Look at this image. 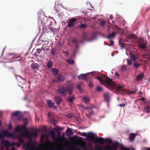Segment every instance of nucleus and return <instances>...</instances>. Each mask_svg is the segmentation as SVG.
<instances>
[{
  "label": "nucleus",
  "mask_w": 150,
  "mask_h": 150,
  "mask_svg": "<svg viewBox=\"0 0 150 150\" xmlns=\"http://www.w3.org/2000/svg\"><path fill=\"white\" fill-rule=\"evenodd\" d=\"M98 79L101 83L102 84H105L106 87L112 90H115L116 93H121L122 94V93H126L129 94H134L137 92V89H134L133 91H130L127 89H124L122 88V86L119 85L118 86L116 84L115 82L113 81L112 79L109 77H107L105 81L103 80L101 77L98 76L97 77Z\"/></svg>",
  "instance_id": "f257e3e1"
},
{
  "label": "nucleus",
  "mask_w": 150,
  "mask_h": 150,
  "mask_svg": "<svg viewBox=\"0 0 150 150\" xmlns=\"http://www.w3.org/2000/svg\"><path fill=\"white\" fill-rule=\"evenodd\" d=\"M74 89L73 85L70 84L66 88L64 86H62L59 88L57 91L59 94L64 96L67 95V92L71 94L72 92Z\"/></svg>",
  "instance_id": "f03ea898"
},
{
  "label": "nucleus",
  "mask_w": 150,
  "mask_h": 150,
  "mask_svg": "<svg viewBox=\"0 0 150 150\" xmlns=\"http://www.w3.org/2000/svg\"><path fill=\"white\" fill-rule=\"evenodd\" d=\"M95 135L92 132L88 133L86 136L87 141H93L95 143H97L102 144L104 140V139L102 137H98L97 139L95 138Z\"/></svg>",
  "instance_id": "7ed1b4c3"
},
{
  "label": "nucleus",
  "mask_w": 150,
  "mask_h": 150,
  "mask_svg": "<svg viewBox=\"0 0 150 150\" xmlns=\"http://www.w3.org/2000/svg\"><path fill=\"white\" fill-rule=\"evenodd\" d=\"M24 130H25V132L21 134V135L23 137H28L31 139L32 137L36 138L38 136V130L34 129V131L35 132H32L31 133H30L29 132L28 130L25 127V129H24Z\"/></svg>",
  "instance_id": "20e7f679"
},
{
  "label": "nucleus",
  "mask_w": 150,
  "mask_h": 150,
  "mask_svg": "<svg viewBox=\"0 0 150 150\" xmlns=\"http://www.w3.org/2000/svg\"><path fill=\"white\" fill-rule=\"evenodd\" d=\"M4 136L8 137H13V134L9 133L7 130H6L5 131H3L1 133H0V139L3 138Z\"/></svg>",
  "instance_id": "39448f33"
},
{
  "label": "nucleus",
  "mask_w": 150,
  "mask_h": 150,
  "mask_svg": "<svg viewBox=\"0 0 150 150\" xmlns=\"http://www.w3.org/2000/svg\"><path fill=\"white\" fill-rule=\"evenodd\" d=\"M1 146H5L6 148H8L10 146L9 142L5 140H3L1 141Z\"/></svg>",
  "instance_id": "423d86ee"
},
{
  "label": "nucleus",
  "mask_w": 150,
  "mask_h": 150,
  "mask_svg": "<svg viewBox=\"0 0 150 150\" xmlns=\"http://www.w3.org/2000/svg\"><path fill=\"white\" fill-rule=\"evenodd\" d=\"M27 123V122L26 124H24L22 126H17L15 130V131L16 132H21L22 131L24 130V129H25V127H26V124Z\"/></svg>",
  "instance_id": "0eeeda50"
},
{
  "label": "nucleus",
  "mask_w": 150,
  "mask_h": 150,
  "mask_svg": "<svg viewBox=\"0 0 150 150\" xmlns=\"http://www.w3.org/2000/svg\"><path fill=\"white\" fill-rule=\"evenodd\" d=\"M76 18H73L71 19L69 21V23L68 24V26L70 28L74 26V23L76 21Z\"/></svg>",
  "instance_id": "6e6552de"
},
{
  "label": "nucleus",
  "mask_w": 150,
  "mask_h": 150,
  "mask_svg": "<svg viewBox=\"0 0 150 150\" xmlns=\"http://www.w3.org/2000/svg\"><path fill=\"white\" fill-rule=\"evenodd\" d=\"M62 100V99L61 97L58 96H56L55 97L54 101L57 105H59Z\"/></svg>",
  "instance_id": "1a4fd4ad"
},
{
  "label": "nucleus",
  "mask_w": 150,
  "mask_h": 150,
  "mask_svg": "<svg viewBox=\"0 0 150 150\" xmlns=\"http://www.w3.org/2000/svg\"><path fill=\"white\" fill-rule=\"evenodd\" d=\"M138 45L139 48L144 49L146 47V43L144 42L142 40L138 42Z\"/></svg>",
  "instance_id": "9d476101"
},
{
  "label": "nucleus",
  "mask_w": 150,
  "mask_h": 150,
  "mask_svg": "<svg viewBox=\"0 0 150 150\" xmlns=\"http://www.w3.org/2000/svg\"><path fill=\"white\" fill-rule=\"evenodd\" d=\"M63 129L62 127H56L54 128V129L57 132H58L57 134L58 135V138H59L60 139H61L62 138L60 135L61 132L60 131H61Z\"/></svg>",
  "instance_id": "9b49d317"
},
{
  "label": "nucleus",
  "mask_w": 150,
  "mask_h": 150,
  "mask_svg": "<svg viewBox=\"0 0 150 150\" xmlns=\"http://www.w3.org/2000/svg\"><path fill=\"white\" fill-rule=\"evenodd\" d=\"M130 59L132 61H135L137 58L136 56V54L135 52H130Z\"/></svg>",
  "instance_id": "f8f14e48"
},
{
  "label": "nucleus",
  "mask_w": 150,
  "mask_h": 150,
  "mask_svg": "<svg viewBox=\"0 0 150 150\" xmlns=\"http://www.w3.org/2000/svg\"><path fill=\"white\" fill-rule=\"evenodd\" d=\"M119 144L120 143L119 142L115 143L112 146H111V149L112 150H117L119 147Z\"/></svg>",
  "instance_id": "ddd939ff"
},
{
  "label": "nucleus",
  "mask_w": 150,
  "mask_h": 150,
  "mask_svg": "<svg viewBox=\"0 0 150 150\" xmlns=\"http://www.w3.org/2000/svg\"><path fill=\"white\" fill-rule=\"evenodd\" d=\"M57 79L58 81H62L64 80L65 77L64 76L59 74L57 75Z\"/></svg>",
  "instance_id": "4468645a"
},
{
  "label": "nucleus",
  "mask_w": 150,
  "mask_h": 150,
  "mask_svg": "<svg viewBox=\"0 0 150 150\" xmlns=\"http://www.w3.org/2000/svg\"><path fill=\"white\" fill-rule=\"evenodd\" d=\"M116 33L115 32H113L112 33L109 34L107 38L108 39H111V38H112L115 37L116 35Z\"/></svg>",
  "instance_id": "2eb2a0df"
},
{
  "label": "nucleus",
  "mask_w": 150,
  "mask_h": 150,
  "mask_svg": "<svg viewBox=\"0 0 150 150\" xmlns=\"http://www.w3.org/2000/svg\"><path fill=\"white\" fill-rule=\"evenodd\" d=\"M144 74L143 73H141L137 76L136 80L137 81H140L144 78Z\"/></svg>",
  "instance_id": "dca6fc26"
},
{
  "label": "nucleus",
  "mask_w": 150,
  "mask_h": 150,
  "mask_svg": "<svg viewBox=\"0 0 150 150\" xmlns=\"http://www.w3.org/2000/svg\"><path fill=\"white\" fill-rule=\"evenodd\" d=\"M82 38L83 40H85L86 41H91L93 39L91 38V39H88L86 35V34H84L82 36Z\"/></svg>",
  "instance_id": "f3484780"
},
{
  "label": "nucleus",
  "mask_w": 150,
  "mask_h": 150,
  "mask_svg": "<svg viewBox=\"0 0 150 150\" xmlns=\"http://www.w3.org/2000/svg\"><path fill=\"white\" fill-rule=\"evenodd\" d=\"M87 78V74H81L77 76V78L80 79L81 78L83 79H84L86 80Z\"/></svg>",
  "instance_id": "a211bd4d"
},
{
  "label": "nucleus",
  "mask_w": 150,
  "mask_h": 150,
  "mask_svg": "<svg viewBox=\"0 0 150 150\" xmlns=\"http://www.w3.org/2000/svg\"><path fill=\"white\" fill-rule=\"evenodd\" d=\"M47 102L49 107L50 108L52 107L54 104V103H53L50 100H47Z\"/></svg>",
  "instance_id": "6ab92c4d"
},
{
  "label": "nucleus",
  "mask_w": 150,
  "mask_h": 150,
  "mask_svg": "<svg viewBox=\"0 0 150 150\" xmlns=\"http://www.w3.org/2000/svg\"><path fill=\"white\" fill-rule=\"evenodd\" d=\"M51 71L54 76H56L58 73L59 71L55 68H53Z\"/></svg>",
  "instance_id": "aec40b11"
},
{
  "label": "nucleus",
  "mask_w": 150,
  "mask_h": 150,
  "mask_svg": "<svg viewBox=\"0 0 150 150\" xmlns=\"http://www.w3.org/2000/svg\"><path fill=\"white\" fill-rule=\"evenodd\" d=\"M141 66V64L138 62H135L133 66L135 68H138Z\"/></svg>",
  "instance_id": "412c9836"
},
{
  "label": "nucleus",
  "mask_w": 150,
  "mask_h": 150,
  "mask_svg": "<svg viewBox=\"0 0 150 150\" xmlns=\"http://www.w3.org/2000/svg\"><path fill=\"white\" fill-rule=\"evenodd\" d=\"M47 66L48 68H51L52 66V61L51 60H49V61L47 62Z\"/></svg>",
  "instance_id": "4be33fe9"
},
{
  "label": "nucleus",
  "mask_w": 150,
  "mask_h": 150,
  "mask_svg": "<svg viewBox=\"0 0 150 150\" xmlns=\"http://www.w3.org/2000/svg\"><path fill=\"white\" fill-rule=\"evenodd\" d=\"M25 148L27 149H31L33 147H32L30 145V142H27L25 144Z\"/></svg>",
  "instance_id": "5701e85b"
},
{
  "label": "nucleus",
  "mask_w": 150,
  "mask_h": 150,
  "mask_svg": "<svg viewBox=\"0 0 150 150\" xmlns=\"http://www.w3.org/2000/svg\"><path fill=\"white\" fill-rule=\"evenodd\" d=\"M32 68L34 69H37L38 68V65L36 63H33L31 65Z\"/></svg>",
  "instance_id": "b1692460"
},
{
  "label": "nucleus",
  "mask_w": 150,
  "mask_h": 150,
  "mask_svg": "<svg viewBox=\"0 0 150 150\" xmlns=\"http://www.w3.org/2000/svg\"><path fill=\"white\" fill-rule=\"evenodd\" d=\"M105 142L106 143H107L109 144H111L112 143V141L111 140V139H104V140L103 142ZM104 142H103L102 144H103Z\"/></svg>",
  "instance_id": "393cba45"
},
{
  "label": "nucleus",
  "mask_w": 150,
  "mask_h": 150,
  "mask_svg": "<svg viewBox=\"0 0 150 150\" xmlns=\"http://www.w3.org/2000/svg\"><path fill=\"white\" fill-rule=\"evenodd\" d=\"M83 100L84 102L86 104L89 103L90 101L89 99L86 97H83Z\"/></svg>",
  "instance_id": "a878e982"
},
{
  "label": "nucleus",
  "mask_w": 150,
  "mask_h": 150,
  "mask_svg": "<svg viewBox=\"0 0 150 150\" xmlns=\"http://www.w3.org/2000/svg\"><path fill=\"white\" fill-rule=\"evenodd\" d=\"M78 146H81L83 149H85L86 147L85 143L84 142H82V143L79 144Z\"/></svg>",
  "instance_id": "bb28decb"
},
{
  "label": "nucleus",
  "mask_w": 150,
  "mask_h": 150,
  "mask_svg": "<svg viewBox=\"0 0 150 150\" xmlns=\"http://www.w3.org/2000/svg\"><path fill=\"white\" fill-rule=\"evenodd\" d=\"M82 84V82L78 83H77V88L81 92L82 91L81 87Z\"/></svg>",
  "instance_id": "cd10ccee"
},
{
  "label": "nucleus",
  "mask_w": 150,
  "mask_h": 150,
  "mask_svg": "<svg viewBox=\"0 0 150 150\" xmlns=\"http://www.w3.org/2000/svg\"><path fill=\"white\" fill-rule=\"evenodd\" d=\"M104 98L105 100L108 102L109 100V96L108 93H106L104 95Z\"/></svg>",
  "instance_id": "c85d7f7f"
},
{
  "label": "nucleus",
  "mask_w": 150,
  "mask_h": 150,
  "mask_svg": "<svg viewBox=\"0 0 150 150\" xmlns=\"http://www.w3.org/2000/svg\"><path fill=\"white\" fill-rule=\"evenodd\" d=\"M122 39H120V40L119 41V45L121 47V48H125V46H124L125 44L123 43L122 42Z\"/></svg>",
  "instance_id": "c756f323"
},
{
  "label": "nucleus",
  "mask_w": 150,
  "mask_h": 150,
  "mask_svg": "<svg viewBox=\"0 0 150 150\" xmlns=\"http://www.w3.org/2000/svg\"><path fill=\"white\" fill-rule=\"evenodd\" d=\"M135 138V134L132 133L129 137V139L130 141H132Z\"/></svg>",
  "instance_id": "7c9ffc66"
},
{
  "label": "nucleus",
  "mask_w": 150,
  "mask_h": 150,
  "mask_svg": "<svg viewBox=\"0 0 150 150\" xmlns=\"http://www.w3.org/2000/svg\"><path fill=\"white\" fill-rule=\"evenodd\" d=\"M74 98V96L69 97L67 98V100L68 101L72 102Z\"/></svg>",
  "instance_id": "2f4dec72"
},
{
  "label": "nucleus",
  "mask_w": 150,
  "mask_h": 150,
  "mask_svg": "<svg viewBox=\"0 0 150 150\" xmlns=\"http://www.w3.org/2000/svg\"><path fill=\"white\" fill-rule=\"evenodd\" d=\"M24 141L23 139H21L18 140V142L16 144H17L18 146H19L21 144L24 142Z\"/></svg>",
  "instance_id": "473e14b6"
},
{
  "label": "nucleus",
  "mask_w": 150,
  "mask_h": 150,
  "mask_svg": "<svg viewBox=\"0 0 150 150\" xmlns=\"http://www.w3.org/2000/svg\"><path fill=\"white\" fill-rule=\"evenodd\" d=\"M19 113L20 112L19 111H16L12 113L11 114V115L13 116H18Z\"/></svg>",
  "instance_id": "72a5a7b5"
},
{
  "label": "nucleus",
  "mask_w": 150,
  "mask_h": 150,
  "mask_svg": "<svg viewBox=\"0 0 150 150\" xmlns=\"http://www.w3.org/2000/svg\"><path fill=\"white\" fill-rule=\"evenodd\" d=\"M66 132L67 134H71L73 133L72 130L69 128H68L66 130Z\"/></svg>",
  "instance_id": "f704fd0d"
},
{
  "label": "nucleus",
  "mask_w": 150,
  "mask_h": 150,
  "mask_svg": "<svg viewBox=\"0 0 150 150\" xmlns=\"http://www.w3.org/2000/svg\"><path fill=\"white\" fill-rule=\"evenodd\" d=\"M111 148V146L109 145H106L104 147L105 150H112Z\"/></svg>",
  "instance_id": "c9c22d12"
},
{
  "label": "nucleus",
  "mask_w": 150,
  "mask_h": 150,
  "mask_svg": "<svg viewBox=\"0 0 150 150\" xmlns=\"http://www.w3.org/2000/svg\"><path fill=\"white\" fill-rule=\"evenodd\" d=\"M144 57L150 59V50L149 51L148 53H147L145 56Z\"/></svg>",
  "instance_id": "e433bc0d"
},
{
  "label": "nucleus",
  "mask_w": 150,
  "mask_h": 150,
  "mask_svg": "<svg viewBox=\"0 0 150 150\" xmlns=\"http://www.w3.org/2000/svg\"><path fill=\"white\" fill-rule=\"evenodd\" d=\"M132 60L130 59H127V63L129 65H131L132 64Z\"/></svg>",
  "instance_id": "4c0bfd02"
},
{
  "label": "nucleus",
  "mask_w": 150,
  "mask_h": 150,
  "mask_svg": "<svg viewBox=\"0 0 150 150\" xmlns=\"http://www.w3.org/2000/svg\"><path fill=\"white\" fill-rule=\"evenodd\" d=\"M72 41L76 44V47H78V44L77 40L75 39H73L72 40Z\"/></svg>",
  "instance_id": "58836bf2"
},
{
  "label": "nucleus",
  "mask_w": 150,
  "mask_h": 150,
  "mask_svg": "<svg viewBox=\"0 0 150 150\" xmlns=\"http://www.w3.org/2000/svg\"><path fill=\"white\" fill-rule=\"evenodd\" d=\"M50 135L52 137H54L55 136V134L54 131H52L50 132Z\"/></svg>",
  "instance_id": "ea45409f"
},
{
  "label": "nucleus",
  "mask_w": 150,
  "mask_h": 150,
  "mask_svg": "<svg viewBox=\"0 0 150 150\" xmlns=\"http://www.w3.org/2000/svg\"><path fill=\"white\" fill-rule=\"evenodd\" d=\"M86 27V25L83 24H81L79 26V28H85Z\"/></svg>",
  "instance_id": "a19ab883"
},
{
  "label": "nucleus",
  "mask_w": 150,
  "mask_h": 150,
  "mask_svg": "<svg viewBox=\"0 0 150 150\" xmlns=\"http://www.w3.org/2000/svg\"><path fill=\"white\" fill-rule=\"evenodd\" d=\"M145 112L147 113L150 112V108L148 107L145 108Z\"/></svg>",
  "instance_id": "79ce46f5"
},
{
  "label": "nucleus",
  "mask_w": 150,
  "mask_h": 150,
  "mask_svg": "<svg viewBox=\"0 0 150 150\" xmlns=\"http://www.w3.org/2000/svg\"><path fill=\"white\" fill-rule=\"evenodd\" d=\"M103 90L102 88L99 86H98L96 87V90L98 92H100Z\"/></svg>",
  "instance_id": "37998d69"
},
{
  "label": "nucleus",
  "mask_w": 150,
  "mask_h": 150,
  "mask_svg": "<svg viewBox=\"0 0 150 150\" xmlns=\"http://www.w3.org/2000/svg\"><path fill=\"white\" fill-rule=\"evenodd\" d=\"M67 61L68 63L70 64H73L74 63V61L73 60L71 59H69L67 60Z\"/></svg>",
  "instance_id": "c03bdc74"
},
{
  "label": "nucleus",
  "mask_w": 150,
  "mask_h": 150,
  "mask_svg": "<svg viewBox=\"0 0 150 150\" xmlns=\"http://www.w3.org/2000/svg\"><path fill=\"white\" fill-rule=\"evenodd\" d=\"M55 50L54 49H52L51 51V54L52 55H54L55 54Z\"/></svg>",
  "instance_id": "a18cd8bd"
},
{
  "label": "nucleus",
  "mask_w": 150,
  "mask_h": 150,
  "mask_svg": "<svg viewBox=\"0 0 150 150\" xmlns=\"http://www.w3.org/2000/svg\"><path fill=\"white\" fill-rule=\"evenodd\" d=\"M105 21H101L100 23V25L101 26H103L105 25Z\"/></svg>",
  "instance_id": "49530a36"
},
{
  "label": "nucleus",
  "mask_w": 150,
  "mask_h": 150,
  "mask_svg": "<svg viewBox=\"0 0 150 150\" xmlns=\"http://www.w3.org/2000/svg\"><path fill=\"white\" fill-rule=\"evenodd\" d=\"M18 77H19L23 80V83L22 84H23L25 83L26 82V80L25 79H23L20 76H18Z\"/></svg>",
  "instance_id": "de8ad7c7"
},
{
  "label": "nucleus",
  "mask_w": 150,
  "mask_h": 150,
  "mask_svg": "<svg viewBox=\"0 0 150 150\" xmlns=\"http://www.w3.org/2000/svg\"><path fill=\"white\" fill-rule=\"evenodd\" d=\"M110 40V44L109 45V46H111L113 45L114 44V42L111 39H109Z\"/></svg>",
  "instance_id": "09e8293b"
},
{
  "label": "nucleus",
  "mask_w": 150,
  "mask_h": 150,
  "mask_svg": "<svg viewBox=\"0 0 150 150\" xmlns=\"http://www.w3.org/2000/svg\"><path fill=\"white\" fill-rule=\"evenodd\" d=\"M89 86L90 87L92 88L93 86V83L92 81H90L89 84Z\"/></svg>",
  "instance_id": "8fccbe9b"
},
{
  "label": "nucleus",
  "mask_w": 150,
  "mask_h": 150,
  "mask_svg": "<svg viewBox=\"0 0 150 150\" xmlns=\"http://www.w3.org/2000/svg\"><path fill=\"white\" fill-rule=\"evenodd\" d=\"M67 117L68 118H71L73 117V115L71 114H69L67 115Z\"/></svg>",
  "instance_id": "3c124183"
},
{
  "label": "nucleus",
  "mask_w": 150,
  "mask_h": 150,
  "mask_svg": "<svg viewBox=\"0 0 150 150\" xmlns=\"http://www.w3.org/2000/svg\"><path fill=\"white\" fill-rule=\"evenodd\" d=\"M121 150H129V149L128 148H126L124 146H122L121 148Z\"/></svg>",
  "instance_id": "603ef678"
},
{
  "label": "nucleus",
  "mask_w": 150,
  "mask_h": 150,
  "mask_svg": "<svg viewBox=\"0 0 150 150\" xmlns=\"http://www.w3.org/2000/svg\"><path fill=\"white\" fill-rule=\"evenodd\" d=\"M122 69L123 71H126L127 70V68L126 66L125 65H124L122 67Z\"/></svg>",
  "instance_id": "864d4df0"
},
{
  "label": "nucleus",
  "mask_w": 150,
  "mask_h": 150,
  "mask_svg": "<svg viewBox=\"0 0 150 150\" xmlns=\"http://www.w3.org/2000/svg\"><path fill=\"white\" fill-rule=\"evenodd\" d=\"M19 57V56H17V55H14L13 57V60L16 59Z\"/></svg>",
  "instance_id": "5fc2aeb1"
},
{
  "label": "nucleus",
  "mask_w": 150,
  "mask_h": 150,
  "mask_svg": "<svg viewBox=\"0 0 150 150\" xmlns=\"http://www.w3.org/2000/svg\"><path fill=\"white\" fill-rule=\"evenodd\" d=\"M81 135L82 136H83V137H86V136H87V134H86V132H83L81 134Z\"/></svg>",
  "instance_id": "6e6d98bb"
},
{
  "label": "nucleus",
  "mask_w": 150,
  "mask_h": 150,
  "mask_svg": "<svg viewBox=\"0 0 150 150\" xmlns=\"http://www.w3.org/2000/svg\"><path fill=\"white\" fill-rule=\"evenodd\" d=\"M12 128V126L11 123L9 124L8 125V128L9 129H11Z\"/></svg>",
  "instance_id": "4d7b16f0"
},
{
  "label": "nucleus",
  "mask_w": 150,
  "mask_h": 150,
  "mask_svg": "<svg viewBox=\"0 0 150 150\" xmlns=\"http://www.w3.org/2000/svg\"><path fill=\"white\" fill-rule=\"evenodd\" d=\"M115 77H117L118 78H119L120 75H119V74L117 72H116L115 73Z\"/></svg>",
  "instance_id": "13d9d810"
},
{
  "label": "nucleus",
  "mask_w": 150,
  "mask_h": 150,
  "mask_svg": "<svg viewBox=\"0 0 150 150\" xmlns=\"http://www.w3.org/2000/svg\"><path fill=\"white\" fill-rule=\"evenodd\" d=\"M37 52L38 54H40L41 52V50L39 49H37Z\"/></svg>",
  "instance_id": "bf43d9fd"
},
{
  "label": "nucleus",
  "mask_w": 150,
  "mask_h": 150,
  "mask_svg": "<svg viewBox=\"0 0 150 150\" xmlns=\"http://www.w3.org/2000/svg\"><path fill=\"white\" fill-rule=\"evenodd\" d=\"M118 106L121 107H123L124 106H125V105L124 103H122L119 104Z\"/></svg>",
  "instance_id": "052dcab7"
},
{
  "label": "nucleus",
  "mask_w": 150,
  "mask_h": 150,
  "mask_svg": "<svg viewBox=\"0 0 150 150\" xmlns=\"http://www.w3.org/2000/svg\"><path fill=\"white\" fill-rule=\"evenodd\" d=\"M22 137L21 135H19L18 137V140H20L21 139H23L22 138Z\"/></svg>",
  "instance_id": "680f3d73"
},
{
  "label": "nucleus",
  "mask_w": 150,
  "mask_h": 150,
  "mask_svg": "<svg viewBox=\"0 0 150 150\" xmlns=\"http://www.w3.org/2000/svg\"><path fill=\"white\" fill-rule=\"evenodd\" d=\"M71 150H80V149L78 148L75 147L74 148H72Z\"/></svg>",
  "instance_id": "e2e57ef3"
},
{
  "label": "nucleus",
  "mask_w": 150,
  "mask_h": 150,
  "mask_svg": "<svg viewBox=\"0 0 150 150\" xmlns=\"http://www.w3.org/2000/svg\"><path fill=\"white\" fill-rule=\"evenodd\" d=\"M63 52L65 54L67 55H68L69 54V53L68 51L65 52L64 51H63Z\"/></svg>",
  "instance_id": "0e129e2a"
},
{
  "label": "nucleus",
  "mask_w": 150,
  "mask_h": 150,
  "mask_svg": "<svg viewBox=\"0 0 150 150\" xmlns=\"http://www.w3.org/2000/svg\"><path fill=\"white\" fill-rule=\"evenodd\" d=\"M89 116H91V115H92L94 114V112L93 111H91V112H89Z\"/></svg>",
  "instance_id": "69168bd1"
},
{
  "label": "nucleus",
  "mask_w": 150,
  "mask_h": 150,
  "mask_svg": "<svg viewBox=\"0 0 150 150\" xmlns=\"http://www.w3.org/2000/svg\"><path fill=\"white\" fill-rule=\"evenodd\" d=\"M7 68L8 69H14V68H13L12 67H7Z\"/></svg>",
  "instance_id": "338daca9"
},
{
  "label": "nucleus",
  "mask_w": 150,
  "mask_h": 150,
  "mask_svg": "<svg viewBox=\"0 0 150 150\" xmlns=\"http://www.w3.org/2000/svg\"><path fill=\"white\" fill-rule=\"evenodd\" d=\"M97 149L98 150H102V149L101 147H97Z\"/></svg>",
  "instance_id": "774afa93"
}]
</instances>
